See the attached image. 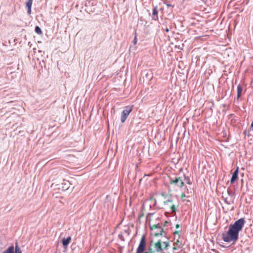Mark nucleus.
<instances>
[{
	"label": "nucleus",
	"mask_w": 253,
	"mask_h": 253,
	"mask_svg": "<svg viewBox=\"0 0 253 253\" xmlns=\"http://www.w3.org/2000/svg\"><path fill=\"white\" fill-rule=\"evenodd\" d=\"M246 221L244 218H240L233 224H230L227 231L222 234L223 240L227 243L236 242L239 239V232L242 230Z\"/></svg>",
	"instance_id": "nucleus-1"
},
{
	"label": "nucleus",
	"mask_w": 253,
	"mask_h": 253,
	"mask_svg": "<svg viewBox=\"0 0 253 253\" xmlns=\"http://www.w3.org/2000/svg\"><path fill=\"white\" fill-rule=\"evenodd\" d=\"M169 182L170 185H173L179 188H182L184 185L182 178L177 176L169 177Z\"/></svg>",
	"instance_id": "nucleus-2"
},
{
	"label": "nucleus",
	"mask_w": 253,
	"mask_h": 253,
	"mask_svg": "<svg viewBox=\"0 0 253 253\" xmlns=\"http://www.w3.org/2000/svg\"><path fill=\"white\" fill-rule=\"evenodd\" d=\"M146 239L145 236L143 235L140 240L139 246L137 249L136 253H149V252H145L144 251L146 248Z\"/></svg>",
	"instance_id": "nucleus-3"
},
{
	"label": "nucleus",
	"mask_w": 253,
	"mask_h": 253,
	"mask_svg": "<svg viewBox=\"0 0 253 253\" xmlns=\"http://www.w3.org/2000/svg\"><path fill=\"white\" fill-rule=\"evenodd\" d=\"M132 108L133 106H127L125 108L121 114V121L122 123H124L125 122L128 116L132 111Z\"/></svg>",
	"instance_id": "nucleus-4"
},
{
	"label": "nucleus",
	"mask_w": 253,
	"mask_h": 253,
	"mask_svg": "<svg viewBox=\"0 0 253 253\" xmlns=\"http://www.w3.org/2000/svg\"><path fill=\"white\" fill-rule=\"evenodd\" d=\"M154 248V250H152V248L150 247L149 248V253H153L155 252H160L162 251L161 241L159 240L157 242H156L155 244Z\"/></svg>",
	"instance_id": "nucleus-5"
},
{
	"label": "nucleus",
	"mask_w": 253,
	"mask_h": 253,
	"mask_svg": "<svg viewBox=\"0 0 253 253\" xmlns=\"http://www.w3.org/2000/svg\"><path fill=\"white\" fill-rule=\"evenodd\" d=\"M153 227L154 229H157L160 230V232H156L155 233V236H158L159 235L166 236L167 235V233L164 231V229L162 228L159 223L154 225Z\"/></svg>",
	"instance_id": "nucleus-6"
},
{
	"label": "nucleus",
	"mask_w": 253,
	"mask_h": 253,
	"mask_svg": "<svg viewBox=\"0 0 253 253\" xmlns=\"http://www.w3.org/2000/svg\"><path fill=\"white\" fill-rule=\"evenodd\" d=\"M239 168L237 167L233 172L231 178L230 179V183L233 184L235 181L238 178Z\"/></svg>",
	"instance_id": "nucleus-7"
},
{
	"label": "nucleus",
	"mask_w": 253,
	"mask_h": 253,
	"mask_svg": "<svg viewBox=\"0 0 253 253\" xmlns=\"http://www.w3.org/2000/svg\"><path fill=\"white\" fill-rule=\"evenodd\" d=\"M71 237L70 236L67 238H63L62 239V243L65 250H66L71 241Z\"/></svg>",
	"instance_id": "nucleus-8"
},
{
	"label": "nucleus",
	"mask_w": 253,
	"mask_h": 253,
	"mask_svg": "<svg viewBox=\"0 0 253 253\" xmlns=\"http://www.w3.org/2000/svg\"><path fill=\"white\" fill-rule=\"evenodd\" d=\"M71 185L70 182L68 180H63L61 183V189L63 191L68 190Z\"/></svg>",
	"instance_id": "nucleus-9"
},
{
	"label": "nucleus",
	"mask_w": 253,
	"mask_h": 253,
	"mask_svg": "<svg viewBox=\"0 0 253 253\" xmlns=\"http://www.w3.org/2000/svg\"><path fill=\"white\" fill-rule=\"evenodd\" d=\"M33 0H27L26 2V7L27 8V14L30 15L31 14V8Z\"/></svg>",
	"instance_id": "nucleus-10"
},
{
	"label": "nucleus",
	"mask_w": 253,
	"mask_h": 253,
	"mask_svg": "<svg viewBox=\"0 0 253 253\" xmlns=\"http://www.w3.org/2000/svg\"><path fill=\"white\" fill-rule=\"evenodd\" d=\"M158 11L157 10V6H155L152 10V19L153 20L157 21L158 20Z\"/></svg>",
	"instance_id": "nucleus-11"
},
{
	"label": "nucleus",
	"mask_w": 253,
	"mask_h": 253,
	"mask_svg": "<svg viewBox=\"0 0 253 253\" xmlns=\"http://www.w3.org/2000/svg\"><path fill=\"white\" fill-rule=\"evenodd\" d=\"M181 233V230L175 231L173 232V234L174 236V239H176V240H177V241L175 243V244L176 245H178V243H180L179 239H180V238H181V236H180Z\"/></svg>",
	"instance_id": "nucleus-12"
},
{
	"label": "nucleus",
	"mask_w": 253,
	"mask_h": 253,
	"mask_svg": "<svg viewBox=\"0 0 253 253\" xmlns=\"http://www.w3.org/2000/svg\"><path fill=\"white\" fill-rule=\"evenodd\" d=\"M137 34L136 32H135V36L134 39L132 41L133 45H131L129 47V50H135L136 47L135 46V44L137 43Z\"/></svg>",
	"instance_id": "nucleus-13"
},
{
	"label": "nucleus",
	"mask_w": 253,
	"mask_h": 253,
	"mask_svg": "<svg viewBox=\"0 0 253 253\" xmlns=\"http://www.w3.org/2000/svg\"><path fill=\"white\" fill-rule=\"evenodd\" d=\"M2 253H14V247L11 245L7 249L2 252Z\"/></svg>",
	"instance_id": "nucleus-14"
},
{
	"label": "nucleus",
	"mask_w": 253,
	"mask_h": 253,
	"mask_svg": "<svg viewBox=\"0 0 253 253\" xmlns=\"http://www.w3.org/2000/svg\"><path fill=\"white\" fill-rule=\"evenodd\" d=\"M242 91V88L240 84L237 86V99L238 100L241 97V94Z\"/></svg>",
	"instance_id": "nucleus-15"
},
{
	"label": "nucleus",
	"mask_w": 253,
	"mask_h": 253,
	"mask_svg": "<svg viewBox=\"0 0 253 253\" xmlns=\"http://www.w3.org/2000/svg\"><path fill=\"white\" fill-rule=\"evenodd\" d=\"M14 253H22V251L17 245V243H16L15 247H14Z\"/></svg>",
	"instance_id": "nucleus-16"
},
{
	"label": "nucleus",
	"mask_w": 253,
	"mask_h": 253,
	"mask_svg": "<svg viewBox=\"0 0 253 253\" xmlns=\"http://www.w3.org/2000/svg\"><path fill=\"white\" fill-rule=\"evenodd\" d=\"M35 31L38 35L42 34V31L41 28L39 26H36L35 27Z\"/></svg>",
	"instance_id": "nucleus-17"
},
{
	"label": "nucleus",
	"mask_w": 253,
	"mask_h": 253,
	"mask_svg": "<svg viewBox=\"0 0 253 253\" xmlns=\"http://www.w3.org/2000/svg\"><path fill=\"white\" fill-rule=\"evenodd\" d=\"M184 177V180L185 181H186V182L188 184H192V182L190 180V178L189 176H186L184 174L183 175Z\"/></svg>",
	"instance_id": "nucleus-18"
},
{
	"label": "nucleus",
	"mask_w": 253,
	"mask_h": 253,
	"mask_svg": "<svg viewBox=\"0 0 253 253\" xmlns=\"http://www.w3.org/2000/svg\"><path fill=\"white\" fill-rule=\"evenodd\" d=\"M122 233L126 235L127 236H128L130 234V229L129 227H127L126 229L124 230V232Z\"/></svg>",
	"instance_id": "nucleus-19"
},
{
	"label": "nucleus",
	"mask_w": 253,
	"mask_h": 253,
	"mask_svg": "<svg viewBox=\"0 0 253 253\" xmlns=\"http://www.w3.org/2000/svg\"><path fill=\"white\" fill-rule=\"evenodd\" d=\"M71 249H72V250L73 251V252H74L75 249L77 248V249H79V247H77L76 245L75 244H73L72 245H71Z\"/></svg>",
	"instance_id": "nucleus-20"
},
{
	"label": "nucleus",
	"mask_w": 253,
	"mask_h": 253,
	"mask_svg": "<svg viewBox=\"0 0 253 253\" xmlns=\"http://www.w3.org/2000/svg\"><path fill=\"white\" fill-rule=\"evenodd\" d=\"M173 202L171 199H168L167 201L164 202V204L165 205H168L169 203H172Z\"/></svg>",
	"instance_id": "nucleus-21"
},
{
	"label": "nucleus",
	"mask_w": 253,
	"mask_h": 253,
	"mask_svg": "<svg viewBox=\"0 0 253 253\" xmlns=\"http://www.w3.org/2000/svg\"><path fill=\"white\" fill-rule=\"evenodd\" d=\"M171 210L172 213H176V208L174 205H173L171 206Z\"/></svg>",
	"instance_id": "nucleus-22"
},
{
	"label": "nucleus",
	"mask_w": 253,
	"mask_h": 253,
	"mask_svg": "<svg viewBox=\"0 0 253 253\" xmlns=\"http://www.w3.org/2000/svg\"><path fill=\"white\" fill-rule=\"evenodd\" d=\"M118 237H119V238L122 240V241H124L125 239H124V234L123 233H121V234H119V235H118Z\"/></svg>",
	"instance_id": "nucleus-23"
},
{
	"label": "nucleus",
	"mask_w": 253,
	"mask_h": 253,
	"mask_svg": "<svg viewBox=\"0 0 253 253\" xmlns=\"http://www.w3.org/2000/svg\"><path fill=\"white\" fill-rule=\"evenodd\" d=\"M163 243H164V244L165 246V249H167L168 247L169 246V243L168 242H167V241H164L163 242Z\"/></svg>",
	"instance_id": "nucleus-24"
},
{
	"label": "nucleus",
	"mask_w": 253,
	"mask_h": 253,
	"mask_svg": "<svg viewBox=\"0 0 253 253\" xmlns=\"http://www.w3.org/2000/svg\"><path fill=\"white\" fill-rule=\"evenodd\" d=\"M185 197H186V196H185V193H182L181 194V200H182V201H185V200L184 199V198H185Z\"/></svg>",
	"instance_id": "nucleus-25"
},
{
	"label": "nucleus",
	"mask_w": 253,
	"mask_h": 253,
	"mask_svg": "<svg viewBox=\"0 0 253 253\" xmlns=\"http://www.w3.org/2000/svg\"><path fill=\"white\" fill-rule=\"evenodd\" d=\"M227 193H228L229 196H231L232 195V192L230 190H227Z\"/></svg>",
	"instance_id": "nucleus-26"
},
{
	"label": "nucleus",
	"mask_w": 253,
	"mask_h": 253,
	"mask_svg": "<svg viewBox=\"0 0 253 253\" xmlns=\"http://www.w3.org/2000/svg\"><path fill=\"white\" fill-rule=\"evenodd\" d=\"M224 202L227 204V205H230V203L226 199H224Z\"/></svg>",
	"instance_id": "nucleus-27"
},
{
	"label": "nucleus",
	"mask_w": 253,
	"mask_h": 253,
	"mask_svg": "<svg viewBox=\"0 0 253 253\" xmlns=\"http://www.w3.org/2000/svg\"><path fill=\"white\" fill-rule=\"evenodd\" d=\"M167 6H168V7H173V5H172L171 4H169V3H167L166 4Z\"/></svg>",
	"instance_id": "nucleus-28"
},
{
	"label": "nucleus",
	"mask_w": 253,
	"mask_h": 253,
	"mask_svg": "<svg viewBox=\"0 0 253 253\" xmlns=\"http://www.w3.org/2000/svg\"><path fill=\"white\" fill-rule=\"evenodd\" d=\"M165 31L167 32V33H168L169 31V29L168 28H166V29L165 30Z\"/></svg>",
	"instance_id": "nucleus-29"
},
{
	"label": "nucleus",
	"mask_w": 253,
	"mask_h": 253,
	"mask_svg": "<svg viewBox=\"0 0 253 253\" xmlns=\"http://www.w3.org/2000/svg\"><path fill=\"white\" fill-rule=\"evenodd\" d=\"M169 222L167 221H166L165 222H164V226H166L167 225V224H168Z\"/></svg>",
	"instance_id": "nucleus-30"
},
{
	"label": "nucleus",
	"mask_w": 253,
	"mask_h": 253,
	"mask_svg": "<svg viewBox=\"0 0 253 253\" xmlns=\"http://www.w3.org/2000/svg\"><path fill=\"white\" fill-rule=\"evenodd\" d=\"M175 227L176 229H178L179 227V225L178 224H176Z\"/></svg>",
	"instance_id": "nucleus-31"
},
{
	"label": "nucleus",
	"mask_w": 253,
	"mask_h": 253,
	"mask_svg": "<svg viewBox=\"0 0 253 253\" xmlns=\"http://www.w3.org/2000/svg\"><path fill=\"white\" fill-rule=\"evenodd\" d=\"M201 0L202 1H205V0Z\"/></svg>",
	"instance_id": "nucleus-32"
},
{
	"label": "nucleus",
	"mask_w": 253,
	"mask_h": 253,
	"mask_svg": "<svg viewBox=\"0 0 253 253\" xmlns=\"http://www.w3.org/2000/svg\"><path fill=\"white\" fill-rule=\"evenodd\" d=\"M252 83H253V79L252 80Z\"/></svg>",
	"instance_id": "nucleus-33"
}]
</instances>
